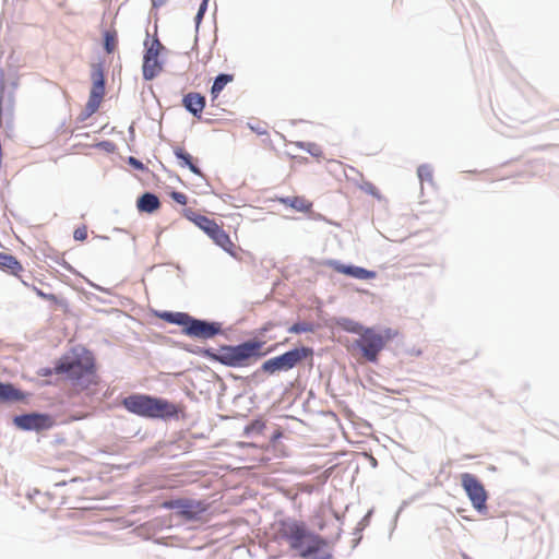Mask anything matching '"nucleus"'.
Returning a JSON list of instances; mask_svg holds the SVG:
<instances>
[{
  "instance_id": "obj_28",
  "label": "nucleus",
  "mask_w": 559,
  "mask_h": 559,
  "mask_svg": "<svg viewBox=\"0 0 559 559\" xmlns=\"http://www.w3.org/2000/svg\"><path fill=\"white\" fill-rule=\"evenodd\" d=\"M264 428H265V423L264 421H262V420H254L253 423H251L249 426L246 427V432L247 433H250V432L262 433Z\"/></svg>"
},
{
  "instance_id": "obj_22",
  "label": "nucleus",
  "mask_w": 559,
  "mask_h": 559,
  "mask_svg": "<svg viewBox=\"0 0 559 559\" xmlns=\"http://www.w3.org/2000/svg\"><path fill=\"white\" fill-rule=\"evenodd\" d=\"M159 318H162L166 322L181 325L183 326V329L188 328L189 322L191 320V317L185 312H164L159 314Z\"/></svg>"
},
{
  "instance_id": "obj_2",
  "label": "nucleus",
  "mask_w": 559,
  "mask_h": 559,
  "mask_svg": "<svg viewBox=\"0 0 559 559\" xmlns=\"http://www.w3.org/2000/svg\"><path fill=\"white\" fill-rule=\"evenodd\" d=\"M53 371L82 390L98 384L95 360L91 355L63 356L55 365Z\"/></svg>"
},
{
  "instance_id": "obj_21",
  "label": "nucleus",
  "mask_w": 559,
  "mask_h": 559,
  "mask_svg": "<svg viewBox=\"0 0 559 559\" xmlns=\"http://www.w3.org/2000/svg\"><path fill=\"white\" fill-rule=\"evenodd\" d=\"M174 153L180 160V167H188L192 173L201 175L199 167L193 163L192 156L185 148L177 146L174 148Z\"/></svg>"
},
{
  "instance_id": "obj_32",
  "label": "nucleus",
  "mask_w": 559,
  "mask_h": 559,
  "mask_svg": "<svg viewBox=\"0 0 559 559\" xmlns=\"http://www.w3.org/2000/svg\"><path fill=\"white\" fill-rule=\"evenodd\" d=\"M73 237L75 240L83 241L87 238V229L85 226L79 227L74 230Z\"/></svg>"
},
{
  "instance_id": "obj_4",
  "label": "nucleus",
  "mask_w": 559,
  "mask_h": 559,
  "mask_svg": "<svg viewBox=\"0 0 559 559\" xmlns=\"http://www.w3.org/2000/svg\"><path fill=\"white\" fill-rule=\"evenodd\" d=\"M263 345L264 342L261 341H248L236 346H222L217 350L206 349L204 355L228 367H245L249 366L252 359L263 355Z\"/></svg>"
},
{
  "instance_id": "obj_30",
  "label": "nucleus",
  "mask_w": 559,
  "mask_h": 559,
  "mask_svg": "<svg viewBox=\"0 0 559 559\" xmlns=\"http://www.w3.org/2000/svg\"><path fill=\"white\" fill-rule=\"evenodd\" d=\"M180 502H181V499L167 500V501H164L160 503V508L168 509V510H173V509L179 510Z\"/></svg>"
},
{
  "instance_id": "obj_17",
  "label": "nucleus",
  "mask_w": 559,
  "mask_h": 559,
  "mask_svg": "<svg viewBox=\"0 0 559 559\" xmlns=\"http://www.w3.org/2000/svg\"><path fill=\"white\" fill-rule=\"evenodd\" d=\"M182 215L183 217L192 222L194 225H197L204 233H206L214 225V223H216L214 219L209 218L207 216H204L202 214H199L192 209H185L182 211Z\"/></svg>"
},
{
  "instance_id": "obj_37",
  "label": "nucleus",
  "mask_w": 559,
  "mask_h": 559,
  "mask_svg": "<svg viewBox=\"0 0 559 559\" xmlns=\"http://www.w3.org/2000/svg\"><path fill=\"white\" fill-rule=\"evenodd\" d=\"M374 190H376V188H374V187H370L369 192H371L372 194H374Z\"/></svg>"
},
{
  "instance_id": "obj_23",
  "label": "nucleus",
  "mask_w": 559,
  "mask_h": 559,
  "mask_svg": "<svg viewBox=\"0 0 559 559\" xmlns=\"http://www.w3.org/2000/svg\"><path fill=\"white\" fill-rule=\"evenodd\" d=\"M233 81H234L233 74H219L218 76H216V79L211 87L212 99L217 98L218 95L221 94V92L224 90V87Z\"/></svg>"
},
{
  "instance_id": "obj_5",
  "label": "nucleus",
  "mask_w": 559,
  "mask_h": 559,
  "mask_svg": "<svg viewBox=\"0 0 559 559\" xmlns=\"http://www.w3.org/2000/svg\"><path fill=\"white\" fill-rule=\"evenodd\" d=\"M121 404L128 412L145 418H170L178 414L174 403L146 394H131Z\"/></svg>"
},
{
  "instance_id": "obj_33",
  "label": "nucleus",
  "mask_w": 559,
  "mask_h": 559,
  "mask_svg": "<svg viewBox=\"0 0 559 559\" xmlns=\"http://www.w3.org/2000/svg\"><path fill=\"white\" fill-rule=\"evenodd\" d=\"M207 2L209 0H203L200 8H199V11L197 13V16H195V20H197V23H199L201 21V19L203 17L205 11H206V8H207Z\"/></svg>"
},
{
  "instance_id": "obj_15",
  "label": "nucleus",
  "mask_w": 559,
  "mask_h": 559,
  "mask_svg": "<svg viewBox=\"0 0 559 559\" xmlns=\"http://www.w3.org/2000/svg\"><path fill=\"white\" fill-rule=\"evenodd\" d=\"M182 105L193 116L200 117L205 107V98L200 93L191 92L183 96Z\"/></svg>"
},
{
  "instance_id": "obj_35",
  "label": "nucleus",
  "mask_w": 559,
  "mask_h": 559,
  "mask_svg": "<svg viewBox=\"0 0 559 559\" xmlns=\"http://www.w3.org/2000/svg\"><path fill=\"white\" fill-rule=\"evenodd\" d=\"M99 74H103V70L100 68H98L97 70H95L92 74V79H93V83L96 81V80H99Z\"/></svg>"
},
{
  "instance_id": "obj_29",
  "label": "nucleus",
  "mask_w": 559,
  "mask_h": 559,
  "mask_svg": "<svg viewBox=\"0 0 559 559\" xmlns=\"http://www.w3.org/2000/svg\"><path fill=\"white\" fill-rule=\"evenodd\" d=\"M170 198L178 204L186 205L188 203V197L179 191H173Z\"/></svg>"
},
{
  "instance_id": "obj_3",
  "label": "nucleus",
  "mask_w": 559,
  "mask_h": 559,
  "mask_svg": "<svg viewBox=\"0 0 559 559\" xmlns=\"http://www.w3.org/2000/svg\"><path fill=\"white\" fill-rule=\"evenodd\" d=\"M399 336V331L393 328L378 330L367 328L347 349L354 355H359L368 362H378L379 355L386 347L388 343Z\"/></svg>"
},
{
  "instance_id": "obj_25",
  "label": "nucleus",
  "mask_w": 559,
  "mask_h": 559,
  "mask_svg": "<svg viewBox=\"0 0 559 559\" xmlns=\"http://www.w3.org/2000/svg\"><path fill=\"white\" fill-rule=\"evenodd\" d=\"M118 39L116 31H106L104 33V48L107 53H112L117 48Z\"/></svg>"
},
{
  "instance_id": "obj_36",
  "label": "nucleus",
  "mask_w": 559,
  "mask_h": 559,
  "mask_svg": "<svg viewBox=\"0 0 559 559\" xmlns=\"http://www.w3.org/2000/svg\"><path fill=\"white\" fill-rule=\"evenodd\" d=\"M251 129H252V130H254V131H255L257 133H259V134H265V133H266V131H265V130H260V128H257V129H255V128L251 127Z\"/></svg>"
},
{
  "instance_id": "obj_13",
  "label": "nucleus",
  "mask_w": 559,
  "mask_h": 559,
  "mask_svg": "<svg viewBox=\"0 0 559 559\" xmlns=\"http://www.w3.org/2000/svg\"><path fill=\"white\" fill-rule=\"evenodd\" d=\"M207 510V504L201 500L181 498L178 515L191 521L197 520Z\"/></svg>"
},
{
  "instance_id": "obj_34",
  "label": "nucleus",
  "mask_w": 559,
  "mask_h": 559,
  "mask_svg": "<svg viewBox=\"0 0 559 559\" xmlns=\"http://www.w3.org/2000/svg\"><path fill=\"white\" fill-rule=\"evenodd\" d=\"M282 436L283 432L280 429L275 430L271 437V443H275Z\"/></svg>"
},
{
  "instance_id": "obj_26",
  "label": "nucleus",
  "mask_w": 559,
  "mask_h": 559,
  "mask_svg": "<svg viewBox=\"0 0 559 559\" xmlns=\"http://www.w3.org/2000/svg\"><path fill=\"white\" fill-rule=\"evenodd\" d=\"M417 175L421 183H432L433 170L429 165H420L417 168Z\"/></svg>"
},
{
  "instance_id": "obj_20",
  "label": "nucleus",
  "mask_w": 559,
  "mask_h": 559,
  "mask_svg": "<svg viewBox=\"0 0 559 559\" xmlns=\"http://www.w3.org/2000/svg\"><path fill=\"white\" fill-rule=\"evenodd\" d=\"M24 399V394L11 383L0 382V402H17Z\"/></svg>"
},
{
  "instance_id": "obj_8",
  "label": "nucleus",
  "mask_w": 559,
  "mask_h": 559,
  "mask_svg": "<svg viewBox=\"0 0 559 559\" xmlns=\"http://www.w3.org/2000/svg\"><path fill=\"white\" fill-rule=\"evenodd\" d=\"M461 485L469 498L472 506L479 512L487 510V491L480 480L473 474L463 473Z\"/></svg>"
},
{
  "instance_id": "obj_12",
  "label": "nucleus",
  "mask_w": 559,
  "mask_h": 559,
  "mask_svg": "<svg viewBox=\"0 0 559 559\" xmlns=\"http://www.w3.org/2000/svg\"><path fill=\"white\" fill-rule=\"evenodd\" d=\"M326 265L337 273L345 274L359 280H372L376 277V272L366 270L360 266L344 265L335 260H330Z\"/></svg>"
},
{
  "instance_id": "obj_9",
  "label": "nucleus",
  "mask_w": 559,
  "mask_h": 559,
  "mask_svg": "<svg viewBox=\"0 0 559 559\" xmlns=\"http://www.w3.org/2000/svg\"><path fill=\"white\" fill-rule=\"evenodd\" d=\"M15 425L24 430H46L53 426V419L46 414H26L14 418Z\"/></svg>"
},
{
  "instance_id": "obj_27",
  "label": "nucleus",
  "mask_w": 559,
  "mask_h": 559,
  "mask_svg": "<svg viewBox=\"0 0 559 559\" xmlns=\"http://www.w3.org/2000/svg\"><path fill=\"white\" fill-rule=\"evenodd\" d=\"M314 328L313 324L310 322H299L293 324L289 329V333L299 334V333H306V332H313Z\"/></svg>"
},
{
  "instance_id": "obj_11",
  "label": "nucleus",
  "mask_w": 559,
  "mask_h": 559,
  "mask_svg": "<svg viewBox=\"0 0 559 559\" xmlns=\"http://www.w3.org/2000/svg\"><path fill=\"white\" fill-rule=\"evenodd\" d=\"M205 234L213 240L216 246L222 248L231 257H237L238 247L234 243L229 235L223 229L221 225L214 223V225Z\"/></svg>"
},
{
  "instance_id": "obj_16",
  "label": "nucleus",
  "mask_w": 559,
  "mask_h": 559,
  "mask_svg": "<svg viewBox=\"0 0 559 559\" xmlns=\"http://www.w3.org/2000/svg\"><path fill=\"white\" fill-rule=\"evenodd\" d=\"M278 202L294 209L297 212L310 213L312 211V202L305 197L295 195L280 198Z\"/></svg>"
},
{
  "instance_id": "obj_19",
  "label": "nucleus",
  "mask_w": 559,
  "mask_h": 559,
  "mask_svg": "<svg viewBox=\"0 0 559 559\" xmlns=\"http://www.w3.org/2000/svg\"><path fill=\"white\" fill-rule=\"evenodd\" d=\"M0 269L12 275H19L23 271L22 264L13 255L4 252H0Z\"/></svg>"
},
{
  "instance_id": "obj_7",
  "label": "nucleus",
  "mask_w": 559,
  "mask_h": 559,
  "mask_svg": "<svg viewBox=\"0 0 559 559\" xmlns=\"http://www.w3.org/2000/svg\"><path fill=\"white\" fill-rule=\"evenodd\" d=\"M144 45L145 53L142 67L143 78L145 80H153L163 70L162 62L159 61V55L164 47L157 38L146 40Z\"/></svg>"
},
{
  "instance_id": "obj_10",
  "label": "nucleus",
  "mask_w": 559,
  "mask_h": 559,
  "mask_svg": "<svg viewBox=\"0 0 559 559\" xmlns=\"http://www.w3.org/2000/svg\"><path fill=\"white\" fill-rule=\"evenodd\" d=\"M185 334L198 338H211L221 332L219 323H210L191 317L189 325L183 329Z\"/></svg>"
},
{
  "instance_id": "obj_18",
  "label": "nucleus",
  "mask_w": 559,
  "mask_h": 559,
  "mask_svg": "<svg viewBox=\"0 0 559 559\" xmlns=\"http://www.w3.org/2000/svg\"><path fill=\"white\" fill-rule=\"evenodd\" d=\"M136 206L140 212L153 213L159 209L160 202L155 194L146 192L138 199Z\"/></svg>"
},
{
  "instance_id": "obj_39",
  "label": "nucleus",
  "mask_w": 559,
  "mask_h": 559,
  "mask_svg": "<svg viewBox=\"0 0 559 559\" xmlns=\"http://www.w3.org/2000/svg\"><path fill=\"white\" fill-rule=\"evenodd\" d=\"M130 160L133 163V165H136V162L133 157H131Z\"/></svg>"
},
{
  "instance_id": "obj_38",
  "label": "nucleus",
  "mask_w": 559,
  "mask_h": 559,
  "mask_svg": "<svg viewBox=\"0 0 559 559\" xmlns=\"http://www.w3.org/2000/svg\"><path fill=\"white\" fill-rule=\"evenodd\" d=\"M130 160L133 163V165H136V162L133 157H131Z\"/></svg>"
},
{
  "instance_id": "obj_31",
  "label": "nucleus",
  "mask_w": 559,
  "mask_h": 559,
  "mask_svg": "<svg viewBox=\"0 0 559 559\" xmlns=\"http://www.w3.org/2000/svg\"><path fill=\"white\" fill-rule=\"evenodd\" d=\"M34 292L36 293V295L45 300H48V301H52V302H57L58 301V298L56 295L53 294H46L44 293L41 289L37 288V287H33Z\"/></svg>"
},
{
  "instance_id": "obj_14",
  "label": "nucleus",
  "mask_w": 559,
  "mask_h": 559,
  "mask_svg": "<svg viewBox=\"0 0 559 559\" xmlns=\"http://www.w3.org/2000/svg\"><path fill=\"white\" fill-rule=\"evenodd\" d=\"M104 94H105L104 74H99V80H96L93 83V86H92V90L90 93V97H88V100L86 104V110L88 111V114H94L98 109V107L103 100Z\"/></svg>"
},
{
  "instance_id": "obj_6",
  "label": "nucleus",
  "mask_w": 559,
  "mask_h": 559,
  "mask_svg": "<svg viewBox=\"0 0 559 559\" xmlns=\"http://www.w3.org/2000/svg\"><path fill=\"white\" fill-rule=\"evenodd\" d=\"M312 355V349L308 347L294 348L280 356L264 361L261 369L270 374L277 371H287L296 367L300 361Z\"/></svg>"
},
{
  "instance_id": "obj_24",
  "label": "nucleus",
  "mask_w": 559,
  "mask_h": 559,
  "mask_svg": "<svg viewBox=\"0 0 559 559\" xmlns=\"http://www.w3.org/2000/svg\"><path fill=\"white\" fill-rule=\"evenodd\" d=\"M340 325L344 331L349 332V333H355L358 335V337L368 328V326H364L360 323H358L354 320H350V319H344L340 323Z\"/></svg>"
},
{
  "instance_id": "obj_1",
  "label": "nucleus",
  "mask_w": 559,
  "mask_h": 559,
  "mask_svg": "<svg viewBox=\"0 0 559 559\" xmlns=\"http://www.w3.org/2000/svg\"><path fill=\"white\" fill-rule=\"evenodd\" d=\"M275 536L278 540L287 543L292 550L302 557L316 552L321 544L320 538L310 532L304 522L295 519L280 521Z\"/></svg>"
}]
</instances>
